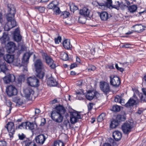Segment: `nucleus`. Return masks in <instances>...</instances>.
I'll return each mask as SVG.
<instances>
[{"mask_svg":"<svg viewBox=\"0 0 146 146\" xmlns=\"http://www.w3.org/2000/svg\"><path fill=\"white\" fill-rule=\"evenodd\" d=\"M28 84L31 86L37 87L39 85V81L38 79L35 77H31L27 79Z\"/></svg>","mask_w":146,"mask_h":146,"instance_id":"9","label":"nucleus"},{"mask_svg":"<svg viewBox=\"0 0 146 146\" xmlns=\"http://www.w3.org/2000/svg\"><path fill=\"white\" fill-rule=\"evenodd\" d=\"M70 10L71 11H72L73 12H74V11H76L78 9V7L74 3L70 5Z\"/></svg>","mask_w":146,"mask_h":146,"instance_id":"40","label":"nucleus"},{"mask_svg":"<svg viewBox=\"0 0 146 146\" xmlns=\"http://www.w3.org/2000/svg\"><path fill=\"white\" fill-rule=\"evenodd\" d=\"M7 7L8 12L6 15V18H14L16 11L13 5L11 4H8L7 5Z\"/></svg>","mask_w":146,"mask_h":146,"instance_id":"10","label":"nucleus"},{"mask_svg":"<svg viewBox=\"0 0 146 146\" xmlns=\"http://www.w3.org/2000/svg\"><path fill=\"white\" fill-rule=\"evenodd\" d=\"M113 136L115 141H119L121 138V133L118 131H115L113 133Z\"/></svg>","mask_w":146,"mask_h":146,"instance_id":"29","label":"nucleus"},{"mask_svg":"<svg viewBox=\"0 0 146 146\" xmlns=\"http://www.w3.org/2000/svg\"><path fill=\"white\" fill-rule=\"evenodd\" d=\"M61 40V37L60 36H58L57 38H56L54 39V41L55 43L59 44V42H60Z\"/></svg>","mask_w":146,"mask_h":146,"instance_id":"45","label":"nucleus"},{"mask_svg":"<svg viewBox=\"0 0 146 146\" xmlns=\"http://www.w3.org/2000/svg\"><path fill=\"white\" fill-rule=\"evenodd\" d=\"M70 121L72 124H74L77 122L78 119H81V116L78 113L73 112L71 113Z\"/></svg>","mask_w":146,"mask_h":146,"instance_id":"12","label":"nucleus"},{"mask_svg":"<svg viewBox=\"0 0 146 146\" xmlns=\"http://www.w3.org/2000/svg\"><path fill=\"white\" fill-rule=\"evenodd\" d=\"M107 1V6L109 7H111L112 6V0H106Z\"/></svg>","mask_w":146,"mask_h":146,"instance_id":"51","label":"nucleus"},{"mask_svg":"<svg viewBox=\"0 0 146 146\" xmlns=\"http://www.w3.org/2000/svg\"><path fill=\"white\" fill-rule=\"evenodd\" d=\"M110 82L111 85L115 87H118L120 84L121 82L119 77L113 75L110 76Z\"/></svg>","mask_w":146,"mask_h":146,"instance_id":"7","label":"nucleus"},{"mask_svg":"<svg viewBox=\"0 0 146 146\" xmlns=\"http://www.w3.org/2000/svg\"><path fill=\"white\" fill-rule=\"evenodd\" d=\"M6 93L9 97L15 96L17 94V90L15 86L10 85L6 88Z\"/></svg>","mask_w":146,"mask_h":146,"instance_id":"5","label":"nucleus"},{"mask_svg":"<svg viewBox=\"0 0 146 146\" xmlns=\"http://www.w3.org/2000/svg\"><path fill=\"white\" fill-rule=\"evenodd\" d=\"M65 111V110L62 106H57L56 107L55 110L53 111L51 113L52 119L57 122H61L63 120L62 114L64 113Z\"/></svg>","mask_w":146,"mask_h":146,"instance_id":"1","label":"nucleus"},{"mask_svg":"<svg viewBox=\"0 0 146 146\" xmlns=\"http://www.w3.org/2000/svg\"><path fill=\"white\" fill-rule=\"evenodd\" d=\"M0 146H7L6 142L4 141H0Z\"/></svg>","mask_w":146,"mask_h":146,"instance_id":"52","label":"nucleus"},{"mask_svg":"<svg viewBox=\"0 0 146 146\" xmlns=\"http://www.w3.org/2000/svg\"><path fill=\"white\" fill-rule=\"evenodd\" d=\"M34 65L36 72V76L40 79H43L44 76L45 67L42 61L40 59H37L35 62Z\"/></svg>","mask_w":146,"mask_h":146,"instance_id":"2","label":"nucleus"},{"mask_svg":"<svg viewBox=\"0 0 146 146\" xmlns=\"http://www.w3.org/2000/svg\"><path fill=\"white\" fill-rule=\"evenodd\" d=\"M133 123L129 122H125L121 126V128L123 133L125 134H128L131 131L133 127Z\"/></svg>","mask_w":146,"mask_h":146,"instance_id":"6","label":"nucleus"},{"mask_svg":"<svg viewBox=\"0 0 146 146\" xmlns=\"http://www.w3.org/2000/svg\"><path fill=\"white\" fill-rule=\"evenodd\" d=\"M9 39V37L7 34H6L4 33L2 37L0 38V40L2 41V42L3 43H5L6 41H7Z\"/></svg>","mask_w":146,"mask_h":146,"instance_id":"34","label":"nucleus"},{"mask_svg":"<svg viewBox=\"0 0 146 146\" xmlns=\"http://www.w3.org/2000/svg\"><path fill=\"white\" fill-rule=\"evenodd\" d=\"M105 114L104 113H102L99 115L97 119L98 122H100L103 121L105 118Z\"/></svg>","mask_w":146,"mask_h":146,"instance_id":"38","label":"nucleus"},{"mask_svg":"<svg viewBox=\"0 0 146 146\" xmlns=\"http://www.w3.org/2000/svg\"><path fill=\"white\" fill-rule=\"evenodd\" d=\"M54 146H64V145L63 142L59 140L54 142Z\"/></svg>","mask_w":146,"mask_h":146,"instance_id":"39","label":"nucleus"},{"mask_svg":"<svg viewBox=\"0 0 146 146\" xmlns=\"http://www.w3.org/2000/svg\"><path fill=\"white\" fill-rule=\"evenodd\" d=\"M47 83L48 85L52 86H56L58 84L56 80L52 77L48 79Z\"/></svg>","mask_w":146,"mask_h":146,"instance_id":"26","label":"nucleus"},{"mask_svg":"<svg viewBox=\"0 0 146 146\" xmlns=\"http://www.w3.org/2000/svg\"><path fill=\"white\" fill-rule=\"evenodd\" d=\"M61 58L63 60L66 61L68 59V54L65 52H62L60 54Z\"/></svg>","mask_w":146,"mask_h":146,"instance_id":"36","label":"nucleus"},{"mask_svg":"<svg viewBox=\"0 0 146 146\" xmlns=\"http://www.w3.org/2000/svg\"><path fill=\"white\" fill-rule=\"evenodd\" d=\"M117 5H113L112 7L117 9V10H119L120 9L123 10L126 7H128V6L123 3V2H120L119 1H117L116 2Z\"/></svg>","mask_w":146,"mask_h":146,"instance_id":"19","label":"nucleus"},{"mask_svg":"<svg viewBox=\"0 0 146 146\" xmlns=\"http://www.w3.org/2000/svg\"><path fill=\"white\" fill-rule=\"evenodd\" d=\"M140 101L134 93L133 96L129 100L128 102L125 104V106L126 107L133 106L138 104Z\"/></svg>","mask_w":146,"mask_h":146,"instance_id":"4","label":"nucleus"},{"mask_svg":"<svg viewBox=\"0 0 146 146\" xmlns=\"http://www.w3.org/2000/svg\"><path fill=\"white\" fill-rule=\"evenodd\" d=\"M26 127V122H23L18 126V128L19 129H22V128H25Z\"/></svg>","mask_w":146,"mask_h":146,"instance_id":"44","label":"nucleus"},{"mask_svg":"<svg viewBox=\"0 0 146 146\" xmlns=\"http://www.w3.org/2000/svg\"><path fill=\"white\" fill-rule=\"evenodd\" d=\"M2 14L0 13V22L2 23L3 22V19L2 18Z\"/></svg>","mask_w":146,"mask_h":146,"instance_id":"63","label":"nucleus"},{"mask_svg":"<svg viewBox=\"0 0 146 146\" xmlns=\"http://www.w3.org/2000/svg\"><path fill=\"white\" fill-rule=\"evenodd\" d=\"M130 45H131L130 44H126L123 45L122 46V47L128 48H129L130 47Z\"/></svg>","mask_w":146,"mask_h":146,"instance_id":"57","label":"nucleus"},{"mask_svg":"<svg viewBox=\"0 0 146 146\" xmlns=\"http://www.w3.org/2000/svg\"><path fill=\"white\" fill-rule=\"evenodd\" d=\"M25 96L27 98L30 99L34 94V91L30 87H28L24 90Z\"/></svg>","mask_w":146,"mask_h":146,"instance_id":"16","label":"nucleus"},{"mask_svg":"<svg viewBox=\"0 0 146 146\" xmlns=\"http://www.w3.org/2000/svg\"><path fill=\"white\" fill-rule=\"evenodd\" d=\"M95 48H92L91 50V52L92 54L94 55L95 53Z\"/></svg>","mask_w":146,"mask_h":146,"instance_id":"61","label":"nucleus"},{"mask_svg":"<svg viewBox=\"0 0 146 146\" xmlns=\"http://www.w3.org/2000/svg\"><path fill=\"white\" fill-rule=\"evenodd\" d=\"M100 87L101 90L105 94L108 93L110 91V88L109 84L104 82L101 83Z\"/></svg>","mask_w":146,"mask_h":146,"instance_id":"15","label":"nucleus"},{"mask_svg":"<svg viewBox=\"0 0 146 146\" xmlns=\"http://www.w3.org/2000/svg\"><path fill=\"white\" fill-rule=\"evenodd\" d=\"M46 139V137L43 134L39 135L36 136L35 138L36 142L40 144H42Z\"/></svg>","mask_w":146,"mask_h":146,"instance_id":"20","label":"nucleus"},{"mask_svg":"<svg viewBox=\"0 0 146 146\" xmlns=\"http://www.w3.org/2000/svg\"><path fill=\"white\" fill-rule=\"evenodd\" d=\"M145 27L140 24L135 25L132 27L133 28H134L135 31L138 33L143 31L145 30L144 28Z\"/></svg>","mask_w":146,"mask_h":146,"instance_id":"28","label":"nucleus"},{"mask_svg":"<svg viewBox=\"0 0 146 146\" xmlns=\"http://www.w3.org/2000/svg\"><path fill=\"white\" fill-rule=\"evenodd\" d=\"M128 7V9L131 13H133L136 11L137 9V6L135 5H133L129 6Z\"/></svg>","mask_w":146,"mask_h":146,"instance_id":"37","label":"nucleus"},{"mask_svg":"<svg viewBox=\"0 0 146 146\" xmlns=\"http://www.w3.org/2000/svg\"><path fill=\"white\" fill-rule=\"evenodd\" d=\"M25 145V146H36V144L34 142L30 141L26 142Z\"/></svg>","mask_w":146,"mask_h":146,"instance_id":"41","label":"nucleus"},{"mask_svg":"<svg viewBox=\"0 0 146 146\" xmlns=\"http://www.w3.org/2000/svg\"><path fill=\"white\" fill-rule=\"evenodd\" d=\"M104 146H111V145L110 144L106 143L104 144Z\"/></svg>","mask_w":146,"mask_h":146,"instance_id":"64","label":"nucleus"},{"mask_svg":"<svg viewBox=\"0 0 146 146\" xmlns=\"http://www.w3.org/2000/svg\"><path fill=\"white\" fill-rule=\"evenodd\" d=\"M90 11L86 7H84L80 10L79 13L85 17H89Z\"/></svg>","mask_w":146,"mask_h":146,"instance_id":"24","label":"nucleus"},{"mask_svg":"<svg viewBox=\"0 0 146 146\" xmlns=\"http://www.w3.org/2000/svg\"><path fill=\"white\" fill-rule=\"evenodd\" d=\"M101 20L102 21H107L111 17V15L108 14L107 12L104 11L102 12L100 15Z\"/></svg>","mask_w":146,"mask_h":146,"instance_id":"25","label":"nucleus"},{"mask_svg":"<svg viewBox=\"0 0 146 146\" xmlns=\"http://www.w3.org/2000/svg\"><path fill=\"white\" fill-rule=\"evenodd\" d=\"M77 64L75 63H73L71 64L70 66V68L73 69L74 68L76 67Z\"/></svg>","mask_w":146,"mask_h":146,"instance_id":"59","label":"nucleus"},{"mask_svg":"<svg viewBox=\"0 0 146 146\" xmlns=\"http://www.w3.org/2000/svg\"><path fill=\"white\" fill-rule=\"evenodd\" d=\"M119 124V123L115 119H112L110 124V127L112 128H115Z\"/></svg>","mask_w":146,"mask_h":146,"instance_id":"32","label":"nucleus"},{"mask_svg":"<svg viewBox=\"0 0 146 146\" xmlns=\"http://www.w3.org/2000/svg\"><path fill=\"white\" fill-rule=\"evenodd\" d=\"M8 132L9 135L10 137H13V135L15 133V131L14 129V124L12 122H8L5 126Z\"/></svg>","mask_w":146,"mask_h":146,"instance_id":"11","label":"nucleus"},{"mask_svg":"<svg viewBox=\"0 0 146 146\" xmlns=\"http://www.w3.org/2000/svg\"><path fill=\"white\" fill-rule=\"evenodd\" d=\"M5 103L6 104V105L10 107H11V106L12 105V103L10 101V100H6L5 102Z\"/></svg>","mask_w":146,"mask_h":146,"instance_id":"49","label":"nucleus"},{"mask_svg":"<svg viewBox=\"0 0 146 146\" xmlns=\"http://www.w3.org/2000/svg\"><path fill=\"white\" fill-rule=\"evenodd\" d=\"M3 79L4 82L5 84L13 82L15 81V77L13 74H9L5 76L4 78L0 77V79Z\"/></svg>","mask_w":146,"mask_h":146,"instance_id":"13","label":"nucleus"},{"mask_svg":"<svg viewBox=\"0 0 146 146\" xmlns=\"http://www.w3.org/2000/svg\"><path fill=\"white\" fill-rule=\"evenodd\" d=\"M96 93L93 91H89L85 95L86 98L88 100H92L96 96Z\"/></svg>","mask_w":146,"mask_h":146,"instance_id":"21","label":"nucleus"},{"mask_svg":"<svg viewBox=\"0 0 146 146\" xmlns=\"http://www.w3.org/2000/svg\"><path fill=\"white\" fill-rule=\"evenodd\" d=\"M18 136L19 139L21 140H23L25 137V135L23 133H22L21 134H19L18 135Z\"/></svg>","mask_w":146,"mask_h":146,"instance_id":"50","label":"nucleus"},{"mask_svg":"<svg viewBox=\"0 0 146 146\" xmlns=\"http://www.w3.org/2000/svg\"><path fill=\"white\" fill-rule=\"evenodd\" d=\"M46 121L45 119L44 118L41 120V122L40 123V125L42 126L44 125L46 123Z\"/></svg>","mask_w":146,"mask_h":146,"instance_id":"56","label":"nucleus"},{"mask_svg":"<svg viewBox=\"0 0 146 146\" xmlns=\"http://www.w3.org/2000/svg\"><path fill=\"white\" fill-rule=\"evenodd\" d=\"M96 68L94 66L91 65L89 68H87L88 70V72L91 71H94L96 70Z\"/></svg>","mask_w":146,"mask_h":146,"instance_id":"46","label":"nucleus"},{"mask_svg":"<svg viewBox=\"0 0 146 146\" xmlns=\"http://www.w3.org/2000/svg\"><path fill=\"white\" fill-rule=\"evenodd\" d=\"M142 91L143 94L140 93L139 94V96L141 102H146V89L145 88H142Z\"/></svg>","mask_w":146,"mask_h":146,"instance_id":"23","label":"nucleus"},{"mask_svg":"<svg viewBox=\"0 0 146 146\" xmlns=\"http://www.w3.org/2000/svg\"><path fill=\"white\" fill-rule=\"evenodd\" d=\"M143 111L139 109L135 113L136 114H137L139 115L143 113Z\"/></svg>","mask_w":146,"mask_h":146,"instance_id":"58","label":"nucleus"},{"mask_svg":"<svg viewBox=\"0 0 146 146\" xmlns=\"http://www.w3.org/2000/svg\"><path fill=\"white\" fill-rule=\"evenodd\" d=\"M7 23L5 25L4 27V29L5 31H8L11 29L13 28L16 26V22L14 18H7Z\"/></svg>","mask_w":146,"mask_h":146,"instance_id":"3","label":"nucleus"},{"mask_svg":"<svg viewBox=\"0 0 146 146\" xmlns=\"http://www.w3.org/2000/svg\"><path fill=\"white\" fill-rule=\"evenodd\" d=\"M53 2L54 1H52L48 5L47 8L49 9H53L54 14L56 15H58L60 12V8L56 5L54 4L53 3Z\"/></svg>","mask_w":146,"mask_h":146,"instance_id":"14","label":"nucleus"},{"mask_svg":"<svg viewBox=\"0 0 146 146\" xmlns=\"http://www.w3.org/2000/svg\"><path fill=\"white\" fill-rule=\"evenodd\" d=\"M40 112V111L39 109H36L35 110V114H38Z\"/></svg>","mask_w":146,"mask_h":146,"instance_id":"60","label":"nucleus"},{"mask_svg":"<svg viewBox=\"0 0 146 146\" xmlns=\"http://www.w3.org/2000/svg\"><path fill=\"white\" fill-rule=\"evenodd\" d=\"M115 119L119 123L120 122L125 121V117L123 115H117Z\"/></svg>","mask_w":146,"mask_h":146,"instance_id":"35","label":"nucleus"},{"mask_svg":"<svg viewBox=\"0 0 146 146\" xmlns=\"http://www.w3.org/2000/svg\"><path fill=\"white\" fill-rule=\"evenodd\" d=\"M64 124L66 127H67L68 125H70V123L68 120H66L64 121Z\"/></svg>","mask_w":146,"mask_h":146,"instance_id":"55","label":"nucleus"},{"mask_svg":"<svg viewBox=\"0 0 146 146\" xmlns=\"http://www.w3.org/2000/svg\"><path fill=\"white\" fill-rule=\"evenodd\" d=\"M37 8L38 9L39 11L41 13L44 12L45 10V8L44 7H37Z\"/></svg>","mask_w":146,"mask_h":146,"instance_id":"47","label":"nucleus"},{"mask_svg":"<svg viewBox=\"0 0 146 146\" xmlns=\"http://www.w3.org/2000/svg\"><path fill=\"white\" fill-rule=\"evenodd\" d=\"M31 55V54L29 53H26L24 54L22 61V63L23 64V65L27 64Z\"/></svg>","mask_w":146,"mask_h":146,"instance_id":"27","label":"nucleus"},{"mask_svg":"<svg viewBox=\"0 0 146 146\" xmlns=\"http://www.w3.org/2000/svg\"><path fill=\"white\" fill-rule=\"evenodd\" d=\"M94 104L93 103H90L88 105V110H91L92 108L93 105Z\"/></svg>","mask_w":146,"mask_h":146,"instance_id":"48","label":"nucleus"},{"mask_svg":"<svg viewBox=\"0 0 146 146\" xmlns=\"http://www.w3.org/2000/svg\"><path fill=\"white\" fill-rule=\"evenodd\" d=\"M7 45L8 52L10 53H13L16 48L15 43L12 42H10L8 43Z\"/></svg>","mask_w":146,"mask_h":146,"instance_id":"18","label":"nucleus"},{"mask_svg":"<svg viewBox=\"0 0 146 146\" xmlns=\"http://www.w3.org/2000/svg\"><path fill=\"white\" fill-rule=\"evenodd\" d=\"M120 110L119 106L118 105L114 106H113L112 110L114 112H118Z\"/></svg>","mask_w":146,"mask_h":146,"instance_id":"42","label":"nucleus"},{"mask_svg":"<svg viewBox=\"0 0 146 146\" xmlns=\"http://www.w3.org/2000/svg\"><path fill=\"white\" fill-rule=\"evenodd\" d=\"M43 56L45 58L46 63L50 66V67L51 68H55L56 66L52 58L46 53H44L43 54Z\"/></svg>","mask_w":146,"mask_h":146,"instance_id":"8","label":"nucleus"},{"mask_svg":"<svg viewBox=\"0 0 146 146\" xmlns=\"http://www.w3.org/2000/svg\"><path fill=\"white\" fill-rule=\"evenodd\" d=\"M0 68L1 70L2 71H5L7 70V67L6 63L4 61L3 62L1 60H0Z\"/></svg>","mask_w":146,"mask_h":146,"instance_id":"33","label":"nucleus"},{"mask_svg":"<svg viewBox=\"0 0 146 146\" xmlns=\"http://www.w3.org/2000/svg\"><path fill=\"white\" fill-rule=\"evenodd\" d=\"M35 128L34 124L33 123L29 122H26V127L25 129L30 130H33Z\"/></svg>","mask_w":146,"mask_h":146,"instance_id":"30","label":"nucleus"},{"mask_svg":"<svg viewBox=\"0 0 146 146\" xmlns=\"http://www.w3.org/2000/svg\"><path fill=\"white\" fill-rule=\"evenodd\" d=\"M20 61L18 59L15 60L14 64L16 66H18L20 65Z\"/></svg>","mask_w":146,"mask_h":146,"instance_id":"53","label":"nucleus"},{"mask_svg":"<svg viewBox=\"0 0 146 146\" xmlns=\"http://www.w3.org/2000/svg\"><path fill=\"white\" fill-rule=\"evenodd\" d=\"M13 38L17 42H19L21 41L22 36L20 35L19 28H16L15 31L14 33Z\"/></svg>","mask_w":146,"mask_h":146,"instance_id":"17","label":"nucleus"},{"mask_svg":"<svg viewBox=\"0 0 146 146\" xmlns=\"http://www.w3.org/2000/svg\"><path fill=\"white\" fill-rule=\"evenodd\" d=\"M115 101L117 102H121L119 96L116 97L115 98Z\"/></svg>","mask_w":146,"mask_h":146,"instance_id":"54","label":"nucleus"},{"mask_svg":"<svg viewBox=\"0 0 146 146\" xmlns=\"http://www.w3.org/2000/svg\"><path fill=\"white\" fill-rule=\"evenodd\" d=\"M4 60L8 63H12L14 60V56L13 55L7 54L3 56Z\"/></svg>","mask_w":146,"mask_h":146,"instance_id":"22","label":"nucleus"},{"mask_svg":"<svg viewBox=\"0 0 146 146\" xmlns=\"http://www.w3.org/2000/svg\"><path fill=\"white\" fill-rule=\"evenodd\" d=\"M69 15L70 13L69 12L67 11H64L63 13L61 16L63 18H66L69 16Z\"/></svg>","mask_w":146,"mask_h":146,"instance_id":"43","label":"nucleus"},{"mask_svg":"<svg viewBox=\"0 0 146 146\" xmlns=\"http://www.w3.org/2000/svg\"><path fill=\"white\" fill-rule=\"evenodd\" d=\"M57 102V100L56 99H54V100H53L51 102V103L52 104H55Z\"/></svg>","mask_w":146,"mask_h":146,"instance_id":"62","label":"nucleus"},{"mask_svg":"<svg viewBox=\"0 0 146 146\" xmlns=\"http://www.w3.org/2000/svg\"><path fill=\"white\" fill-rule=\"evenodd\" d=\"M63 45L64 48L67 49L70 48V42L69 39H66L63 42Z\"/></svg>","mask_w":146,"mask_h":146,"instance_id":"31","label":"nucleus"}]
</instances>
